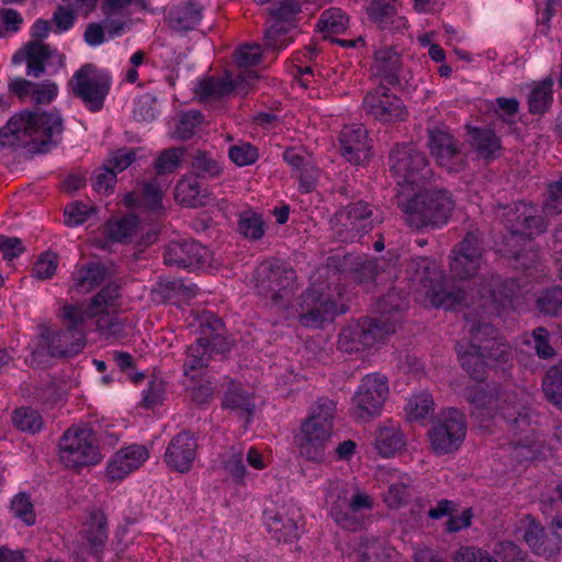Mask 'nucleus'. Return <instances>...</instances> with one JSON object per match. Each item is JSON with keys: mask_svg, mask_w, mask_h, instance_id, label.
Returning a JSON list of instances; mask_svg holds the SVG:
<instances>
[{"mask_svg": "<svg viewBox=\"0 0 562 562\" xmlns=\"http://www.w3.org/2000/svg\"><path fill=\"white\" fill-rule=\"evenodd\" d=\"M397 198L406 222L415 228H440L448 223L454 209V201L448 191L424 184L412 192L403 190Z\"/></svg>", "mask_w": 562, "mask_h": 562, "instance_id": "obj_1", "label": "nucleus"}, {"mask_svg": "<svg viewBox=\"0 0 562 562\" xmlns=\"http://www.w3.org/2000/svg\"><path fill=\"white\" fill-rule=\"evenodd\" d=\"M411 291L426 306L454 308L465 300L463 292L448 283L435 259L418 258L411 263Z\"/></svg>", "mask_w": 562, "mask_h": 562, "instance_id": "obj_2", "label": "nucleus"}, {"mask_svg": "<svg viewBox=\"0 0 562 562\" xmlns=\"http://www.w3.org/2000/svg\"><path fill=\"white\" fill-rule=\"evenodd\" d=\"M119 296L116 285H108L98 293L86 308L77 305H67L63 310V317L68 322L69 329L54 334L48 340V352L52 356H70L78 353L83 348V334L77 327L88 318L103 314L113 306Z\"/></svg>", "mask_w": 562, "mask_h": 562, "instance_id": "obj_3", "label": "nucleus"}, {"mask_svg": "<svg viewBox=\"0 0 562 562\" xmlns=\"http://www.w3.org/2000/svg\"><path fill=\"white\" fill-rule=\"evenodd\" d=\"M63 131L56 112H20L13 115L1 133L3 143L12 146L41 147L53 142Z\"/></svg>", "mask_w": 562, "mask_h": 562, "instance_id": "obj_4", "label": "nucleus"}, {"mask_svg": "<svg viewBox=\"0 0 562 562\" xmlns=\"http://www.w3.org/2000/svg\"><path fill=\"white\" fill-rule=\"evenodd\" d=\"M470 333L475 342H459L457 351L461 366L474 379H480L485 367L492 368L508 361L512 356L510 347L498 338L493 337L491 340L486 338L494 334V328L488 324L477 327L470 324Z\"/></svg>", "mask_w": 562, "mask_h": 562, "instance_id": "obj_5", "label": "nucleus"}, {"mask_svg": "<svg viewBox=\"0 0 562 562\" xmlns=\"http://www.w3.org/2000/svg\"><path fill=\"white\" fill-rule=\"evenodd\" d=\"M335 409L336 405L330 400H321L312 407L297 437L300 453L304 458L315 462L325 460L326 448L333 435Z\"/></svg>", "mask_w": 562, "mask_h": 562, "instance_id": "obj_6", "label": "nucleus"}, {"mask_svg": "<svg viewBox=\"0 0 562 562\" xmlns=\"http://www.w3.org/2000/svg\"><path fill=\"white\" fill-rule=\"evenodd\" d=\"M465 396L472 405V414L480 420L481 427H486L483 423L487 418L513 423L517 429L529 426L527 414L519 411L515 394L487 393L482 384L476 383L468 387Z\"/></svg>", "mask_w": 562, "mask_h": 562, "instance_id": "obj_7", "label": "nucleus"}, {"mask_svg": "<svg viewBox=\"0 0 562 562\" xmlns=\"http://www.w3.org/2000/svg\"><path fill=\"white\" fill-rule=\"evenodd\" d=\"M536 213V206L525 202H519L514 207H508L505 213L508 216V223H510V237L507 245L514 248L524 244V249H508L506 254L513 256L522 269H529L536 263L538 258L533 249L527 248L529 240L526 238L541 233L544 228L542 218Z\"/></svg>", "mask_w": 562, "mask_h": 562, "instance_id": "obj_8", "label": "nucleus"}, {"mask_svg": "<svg viewBox=\"0 0 562 562\" xmlns=\"http://www.w3.org/2000/svg\"><path fill=\"white\" fill-rule=\"evenodd\" d=\"M532 289L529 282L521 284L515 280L501 282L492 279L477 291L479 304L490 313L497 314L507 308L522 310L535 295Z\"/></svg>", "mask_w": 562, "mask_h": 562, "instance_id": "obj_9", "label": "nucleus"}, {"mask_svg": "<svg viewBox=\"0 0 562 562\" xmlns=\"http://www.w3.org/2000/svg\"><path fill=\"white\" fill-rule=\"evenodd\" d=\"M59 458L68 468L99 463L102 454L93 430L83 425L70 427L60 439Z\"/></svg>", "mask_w": 562, "mask_h": 562, "instance_id": "obj_10", "label": "nucleus"}, {"mask_svg": "<svg viewBox=\"0 0 562 562\" xmlns=\"http://www.w3.org/2000/svg\"><path fill=\"white\" fill-rule=\"evenodd\" d=\"M390 387L385 375L370 373L362 378L352 396V414L362 422L381 415L389 397Z\"/></svg>", "mask_w": 562, "mask_h": 562, "instance_id": "obj_11", "label": "nucleus"}, {"mask_svg": "<svg viewBox=\"0 0 562 562\" xmlns=\"http://www.w3.org/2000/svg\"><path fill=\"white\" fill-rule=\"evenodd\" d=\"M467 435L463 414L456 408L440 413L429 430V441L437 454H447L459 450Z\"/></svg>", "mask_w": 562, "mask_h": 562, "instance_id": "obj_12", "label": "nucleus"}, {"mask_svg": "<svg viewBox=\"0 0 562 562\" xmlns=\"http://www.w3.org/2000/svg\"><path fill=\"white\" fill-rule=\"evenodd\" d=\"M110 85L109 75L91 65L82 66L69 81L74 94L80 98L91 111L101 109Z\"/></svg>", "mask_w": 562, "mask_h": 562, "instance_id": "obj_13", "label": "nucleus"}, {"mask_svg": "<svg viewBox=\"0 0 562 562\" xmlns=\"http://www.w3.org/2000/svg\"><path fill=\"white\" fill-rule=\"evenodd\" d=\"M395 331V324H386L381 317L379 321L364 319L346 326L338 338V347L345 352H356L373 347L384 337Z\"/></svg>", "mask_w": 562, "mask_h": 562, "instance_id": "obj_14", "label": "nucleus"}, {"mask_svg": "<svg viewBox=\"0 0 562 562\" xmlns=\"http://www.w3.org/2000/svg\"><path fill=\"white\" fill-rule=\"evenodd\" d=\"M391 171L400 187L398 192L414 191L420 183L419 173L425 169L427 162L425 156L412 145L396 146L390 157Z\"/></svg>", "mask_w": 562, "mask_h": 562, "instance_id": "obj_15", "label": "nucleus"}, {"mask_svg": "<svg viewBox=\"0 0 562 562\" xmlns=\"http://www.w3.org/2000/svg\"><path fill=\"white\" fill-rule=\"evenodd\" d=\"M299 7L291 0H283L270 10V27L265 33L267 50L280 52L293 41L295 15Z\"/></svg>", "mask_w": 562, "mask_h": 562, "instance_id": "obj_16", "label": "nucleus"}, {"mask_svg": "<svg viewBox=\"0 0 562 562\" xmlns=\"http://www.w3.org/2000/svg\"><path fill=\"white\" fill-rule=\"evenodd\" d=\"M483 263V251L475 233H468L449 256L450 273L453 279L461 281L474 278Z\"/></svg>", "mask_w": 562, "mask_h": 562, "instance_id": "obj_17", "label": "nucleus"}, {"mask_svg": "<svg viewBox=\"0 0 562 562\" xmlns=\"http://www.w3.org/2000/svg\"><path fill=\"white\" fill-rule=\"evenodd\" d=\"M324 285H314L305 294L304 304L307 312L300 316L304 326L318 327L326 321L346 312L342 304L334 300L331 293L324 292Z\"/></svg>", "mask_w": 562, "mask_h": 562, "instance_id": "obj_18", "label": "nucleus"}, {"mask_svg": "<svg viewBox=\"0 0 562 562\" xmlns=\"http://www.w3.org/2000/svg\"><path fill=\"white\" fill-rule=\"evenodd\" d=\"M211 260V251L195 240L171 241L164 254L166 265L188 269L209 268Z\"/></svg>", "mask_w": 562, "mask_h": 562, "instance_id": "obj_19", "label": "nucleus"}, {"mask_svg": "<svg viewBox=\"0 0 562 562\" xmlns=\"http://www.w3.org/2000/svg\"><path fill=\"white\" fill-rule=\"evenodd\" d=\"M372 210L363 201L349 204L339 211L334 220L337 234L342 240L353 239L373 227Z\"/></svg>", "mask_w": 562, "mask_h": 562, "instance_id": "obj_20", "label": "nucleus"}, {"mask_svg": "<svg viewBox=\"0 0 562 562\" xmlns=\"http://www.w3.org/2000/svg\"><path fill=\"white\" fill-rule=\"evenodd\" d=\"M362 105L369 115L384 123L403 121L407 115L402 100L384 87L370 91Z\"/></svg>", "mask_w": 562, "mask_h": 562, "instance_id": "obj_21", "label": "nucleus"}, {"mask_svg": "<svg viewBox=\"0 0 562 562\" xmlns=\"http://www.w3.org/2000/svg\"><path fill=\"white\" fill-rule=\"evenodd\" d=\"M23 60L27 64V75L33 77H40L47 68H59L64 64L63 55L41 41H32L13 55L14 64Z\"/></svg>", "mask_w": 562, "mask_h": 562, "instance_id": "obj_22", "label": "nucleus"}, {"mask_svg": "<svg viewBox=\"0 0 562 562\" xmlns=\"http://www.w3.org/2000/svg\"><path fill=\"white\" fill-rule=\"evenodd\" d=\"M522 539L535 554L549 559L560 552V542L555 529L549 535L530 515L522 519Z\"/></svg>", "mask_w": 562, "mask_h": 562, "instance_id": "obj_23", "label": "nucleus"}, {"mask_svg": "<svg viewBox=\"0 0 562 562\" xmlns=\"http://www.w3.org/2000/svg\"><path fill=\"white\" fill-rule=\"evenodd\" d=\"M149 458L145 446L131 445L119 450L106 468V477L111 481H121L137 470Z\"/></svg>", "mask_w": 562, "mask_h": 562, "instance_id": "obj_24", "label": "nucleus"}, {"mask_svg": "<svg viewBox=\"0 0 562 562\" xmlns=\"http://www.w3.org/2000/svg\"><path fill=\"white\" fill-rule=\"evenodd\" d=\"M9 89L21 101L35 104H48L58 95V86L49 80L32 82L23 78L10 81Z\"/></svg>", "mask_w": 562, "mask_h": 562, "instance_id": "obj_25", "label": "nucleus"}, {"mask_svg": "<svg viewBox=\"0 0 562 562\" xmlns=\"http://www.w3.org/2000/svg\"><path fill=\"white\" fill-rule=\"evenodd\" d=\"M342 156L352 164H361L370 156L368 134L362 125L345 126L340 134Z\"/></svg>", "mask_w": 562, "mask_h": 562, "instance_id": "obj_26", "label": "nucleus"}, {"mask_svg": "<svg viewBox=\"0 0 562 562\" xmlns=\"http://www.w3.org/2000/svg\"><path fill=\"white\" fill-rule=\"evenodd\" d=\"M195 449L196 443L193 437L189 432H181L169 443L165 461L170 468L179 472H187L194 461Z\"/></svg>", "mask_w": 562, "mask_h": 562, "instance_id": "obj_27", "label": "nucleus"}, {"mask_svg": "<svg viewBox=\"0 0 562 562\" xmlns=\"http://www.w3.org/2000/svg\"><path fill=\"white\" fill-rule=\"evenodd\" d=\"M429 149L437 162L449 171H458L460 155L451 135L445 130H432L429 134Z\"/></svg>", "mask_w": 562, "mask_h": 562, "instance_id": "obj_28", "label": "nucleus"}, {"mask_svg": "<svg viewBox=\"0 0 562 562\" xmlns=\"http://www.w3.org/2000/svg\"><path fill=\"white\" fill-rule=\"evenodd\" d=\"M252 75V71H243L238 75L237 79H233V77L228 74L220 79H202L198 82L194 92L195 95L203 101L217 99L229 94L241 83H248V80L254 77Z\"/></svg>", "mask_w": 562, "mask_h": 562, "instance_id": "obj_29", "label": "nucleus"}, {"mask_svg": "<svg viewBox=\"0 0 562 562\" xmlns=\"http://www.w3.org/2000/svg\"><path fill=\"white\" fill-rule=\"evenodd\" d=\"M218 338V336L201 337L196 339V344L188 348L183 364V372L187 378L194 380L201 376L203 369L211 360L213 347Z\"/></svg>", "mask_w": 562, "mask_h": 562, "instance_id": "obj_30", "label": "nucleus"}, {"mask_svg": "<svg viewBox=\"0 0 562 562\" xmlns=\"http://www.w3.org/2000/svg\"><path fill=\"white\" fill-rule=\"evenodd\" d=\"M282 274H284L286 280L294 278V271L291 269L281 270L279 267L273 268L270 262H262L257 268L255 274L256 286L259 293L263 295L271 294L274 302L282 297L283 295L280 292L285 290V285H282L280 281Z\"/></svg>", "mask_w": 562, "mask_h": 562, "instance_id": "obj_31", "label": "nucleus"}, {"mask_svg": "<svg viewBox=\"0 0 562 562\" xmlns=\"http://www.w3.org/2000/svg\"><path fill=\"white\" fill-rule=\"evenodd\" d=\"M81 536L90 554H98L103 550L108 540V519L101 509L90 510Z\"/></svg>", "mask_w": 562, "mask_h": 562, "instance_id": "obj_32", "label": "nucleus"}, {"mask_svg": "<svg viewBox=\"0 0 562 562\" xmlns=\"http://www.w3.org/2000/svg\"><path fill=\"white\" fill-rule=\"evenodd\" d=\"M406 445L400 425L394 420H384L375 430L374 447L382 457H392Z\"/></svg>", "mask_w": 562, "mask_h": 562, "instance_id": "obj_33", "label": "nucleus"}, {"mask_svg": "<svg viewBox=\"0 0 562 562\" xmlns=\"http://www.w3.org/2000/svg\"><path fill=\"white\" fill-rule=\"evenodd\" d=\"M263 515L268 531L277 541L292 542L297 537V526L293 518L273 507H267Z\"/></svg>", "mask_w": 562, "mask_h": 562, "instance_id": "obj_34", "label": "nucleus"}, {"mask_svg": "<svg viewBox=\"0 0 562 562\" xmlns=\"http://www.w3.org/2000/svg\"><path fill=\"white\" fill-rule=\"evenodd\" d=\"M162 190L155 183L145 184L140 194L128 193L124 198L128 207H139L149 212H158L161 209Z\"/></svg>", "mask_w": 562, "mask_h": 562, "instance_id": "obj_35", "label": "nucleus"}, {"mask_svg": "<svg viewBox=\"0 0 562 562\" xmlns=\"http://www.w3.org/2000/svg\"><path fill=\"white\" fill-rule=\"evenodd\" d=\"M435 404L430 393L420 391L407 398L404 412L411 422H425L434 414Z\"/></svg>", "mask_w": 562, "mask_h": 562, "instance_id": "obj_36", "label": "nucleus"}, {"mask_svg": "<svg viewBox=\"0 0 562 562\" xmlns=\"http://www.w3.org/2000/svg\"><path fill=\"white\" fill-rule=\"evenodd\" d=\"M284 160L294 169L304 171L300 175V188L303 192H310L318 176V170L305 161V157L299 149H288L283 154Z\"/></svg>", "mask_w": 562, "mask_h": 562, "instance_id": "obj_37", "label": "nucleus"}, {"mask_svg": "<svg viewBox=\"0 0 562 562\" xmlns=\"http://www.w3.org/2000/svg\"><path fill=\"white\" fill-rule=\"evenodd\" d=\"M123 23H117L106 16L102 23H90L85 31V41L90 46H100L109 37L119 36L123 31Z\"/></svg>", "mask_w": 562, "mask_h": 562, "instance_id": "obj_38", "label": "nucleus"}, {"mask_svg": "<svg viewBox=\"0 0 562 562\" xmlns=\"http://www.w3.org/2000/svg\"><path fill=\"white\" fill-rule=\"evenodd\" d=\"M553 80L546 78L542 81L535 82L529 93V111L533 114H540L548 110L552 102Z\"/></svg>", "mask_w": 562, "mask_h": 562, "instance_id": "obj_39", "label": "nucleus"}, {"mask_svg": "<svg viewBox=\"0 0 562 562\" xmlns=\"http://www.w3.org/2000/svg\"><path fill=\"white\" fill-rule=\"evenodd\" d=\"M378 488H389V492L415 488L414 480L404 472L395 469H380L376 472Z\"/></svg>", "mask_w": 562, "mask_h": 562, "instance_id": "obj_40", "label": "nucleus"}, {"mask_svg": "<svg viewBox=\"0 0 562 562\" xmlns=\"http://www.w3.org/2000/svg\"><path fill=\"white\" fill-rule=\"evenodd\" d=\"M201 20L200 10L192 3L176 8L169 13V24L177 31L193 29Z\"/></svg>", "mask_w": 562, "mask_h": 562, "instance_id": "obj_41", "label": "nucleus"}, {"mask_svg": "<svg viewBox=\"0 0 562 562\" xmlns=\"http://www.w3.org/2000/svg\"><path fill=\"white\" fill-rule=\"evenodd\" d=\"M353 547L358 562H378L383 543L372 536H359L353 539Z\"/></svg>", "mask_w": 562, "mask_h": 562, "instance_id": "obj_42", "label": "nucleus"}, {"mask_svg": "<svg viewBox=\"0 0 562 562\" xmlns=\"http://www.w3.org/2000/svg\"><path fill=\"white\" fill-rule=\"evenodd\" d=\"M348 22V16L340 9H329L322 13L317 27L324 34V37H329L333 34L344 32Z\"/></svg>", "mask_w": 562, "mask_h": 562, "instance_id": "obj_43", "label": "nucleus"}, {"mask_svg": "<svg viewBox=\"0 0 562 562\" xmlns=\"http://www.w3.org/2000/svg\"><path fill=\"white\" fill-rule=\"evenodd\" d=\"M223 406L250 413L255 403L249 392L245 391L239 383L232 382L224 396Z\"/></svg>", "mask_w": 562, "mask_h": 562, "instance_id": "obj_44", "label": "nucleus"}, {"mask_svg": "<svg viewBox=\"0 0 562 562\" xmlns=\"http://www.w3.org/2000/svg\"><path fill=\"white\" fill-rule=\"evenodd\" d=\"M400 55L393 48H381L376 50L373 68L375 75L383 78H393L400 66Z\"/></svg>", "mask_w": 562, "mask_h": 562, "instance_id": "obj_45", "label": "nucleus"}, {"mask_svg": "<svg viewBox=\"0 0 562 562\" xmlns=\"http://www.w3.org/2000/svg\"><path fill=\"white\" fill-rule=\"evenodd\" d=\"M542 387L547 398L562 409V363L549 369Z\"/></svg>", "mask_w": 562, "mask_h": 562, "instance_id": "obj_46", "label": "nucleus"}, {"mask_svg": "<svg viewBox=\"0 0 562 562\" xmlns=\"http://www.w3.org/2000/svg\"><path fill=\"white\" fill-rule=\"evenodd\" d=\"M138 226V220L134 215H127L120 220L109 221L105 232L113 241H124L130 238Z\"/></svg>", "mask_w": 562, "mask_h": 562, "instance_id": "obj_47", "label": "nucleus"}, {"mask_svg": "<svg viewBox=\"0 0 562 562\" xmlns=\"http://www.w3.org/2000/svg\"><path fill=\"white\" fill-rule=\"evenodd\" d=\"M201 123L202 115L199 111L183 113L176 120L171 136L176 139H187L195 133Z\"/></svg>", "mask_w": 562, "mask_h": 562, "instance_id": "obj_48", "label": "nucleus"}, {"mask_svg": "<svg viewBox=\"0 0 562 562\" xmlns=\"http://www.w3.org/2000/svg\"><path fill=\"white\" fill-rule=\"evenodd\" d=\"M200 193L201 188L196 179L183 178L176 187L175 198L183 205L198 206L201 203Z\"/></svg>", "mask_w": 562, "mask_h": 562, "instance_id": "obj_49", "label": "nucleus"}, {"mask_svg": "<svg viewBox=\"0 0 562 562\" xmlns=\"http://www.w3.org/2000/svg\"><path fill=\"white\" fill-rule=\"evenodd\" d=\"M12 422L22 431L37 432L43 426V419L38 412L30 407L18 408L12 416Z\"/></svg>", "mask_w": 562, "mask_h": 562, "instance_id": "obj_50", "label": "nucleus"}, {"mask_svg": "<svg viewBox=\"0 0 562 562\" xmlns=\"http://www.w3.org/2000/svg\"><path fill=\"white\" fill-rule=\"evenodd\" d=\"M10 510L14 517L22 520L26 526L35 524L34 504L30 499L29 494H15L11 501Z\"/></svg>", "mask_w": 562, "mask_h": 562, "instance_id": "obj_51", "label": "nucleus"}, {"mask_svg": "<svg viewBox=\"0 0 562 562\" xmlns=\"http://www.w3.org/2000/svg\"><path fill=\"white\" fill-rule=\"evenodd\" d=\"M473 143L483 157H491L499 149V140L490 130L474 128L472 131Z\"/></svg>", "mask_w": 562, "mask_h": 562, "instance_id": "obj_52", "label": "nucleus"}, {"mask_svg": "<svg viewBox=\"0 0 562 562\" xmlns=\"http://www.w3.org/2000/svg\"><path fill=\"white\" fill-rule=\"evenodd\" d=\"M104 278V268L100 265H90L76 273V288L80 292L89 291Z\"/></svg>", "mask_w": 562, "mask_h": 562, "instance_id": "obj_53", "label": "nucleus"}, {"mask_svg": "<svg viewBox=\"0 0 562 562\" xmlns=\"http://www.w3.org/2000/svg\"><path fill=\"white\" fill-rule=\"evenodd\" d=\"M239 233L249 239H259L263 236V222L261 217L252 212H245L238 221Z\"/></svg>", "mask_w": 562, "mask_h": 562, "instance_id": "obj_54", "label": "nucleus"}, {"mask_svg": "<svg viewBox=\"0 0 562 562\" xmlns=\"http://www.w3.org/2000/svg\"><path fill=\"white\" fill-rule=\"evenodd\" d=\"M538 308L549 315L562 313V288H553L537 299Z\"/></svg>", "mask_w": 562, "mask_h": 562, "instance_id": "obj_55", "label": "nucleus"}, {"mask_svg": "<svg viewBox=\"0 0 562 562\" xmlns=\"http://www.w3.org/2000/svg\"><path fill=\"white\" fill-rule=\"evenodd\" d=\"M494 552L503 562H530L528 553L512 541L498 542Z\"/></svg>", "mask_w": 562, "mask_h": 562, "instance_id": "obj_56", "label": "nucleus"}, {"mask_svg": "<svg viewBox=\"0 0 562 562\" xmlns=\"http://www.w3.org/2000/svg\"><path fill=\"white\" fill-rule=\"evenodd\" d=\"M134 7L137 10H147L146 0H103L102 11L110 19L111 15L124 14Z\"/></svg>", "mask_w": 562, "mask_h": 562, "instance_id": "obj_57", "label": "nucleus"}, {"mask_svg": "<svg viewBox=\"0 0 562 562\" xmlns=\"http://www.w3.org/2000/svg\"><path fill=\"white\" fill-rule=\"evenodd\" d=\"M228 154L231 160L239 167L251 165L258 158L256 147L248 143H240L232 146Z\"/></svg>", "mask_w": 562, "mask_h": 562, "instance_id": "obj_58", "label": "nucleus"}, {"mask_svg": "<svg viewBox=\"0 0 562 562\" xmlns=\"http://www.w3.org/2000/svg\"><path fill=\"white\" fill-rule=\"evenodd\" d=\"M93 209L81 202H74L65 209V223L68 226H78L85 223Z\"/></svg>", "mask_w": 562, "mask_h": 562, "instance_id": "obj_59", "label": "nucleus"}, {"mask_svg": "<svg viewBox=\"0 0 562 562\" xmlns=\"http://www.w3.org/2000/svg\"><path fill=\"white\" fill-rule=\"evenodd\" d=\"M453 562H498L487 551L475 547L460 548L453 555Z\"/></svg>", "mask_w": 562, "mask_h": 562, "instance_id": "obj_60", "label": "nucleus"}, {"mask_svg": "<svg viewBox=\"0 0 562 562\" xmlns=\"http://www.w3.org/2000/svg\"><path fill=\"white\" fill-rule=\"evenodd\" d=\"M22 23L23 18L18 11L0 9V37L18 32Z\"/></svg>", "mask_w": 562, "mask_h": 562, "instance_id": "obj_61", "label": "nucleus"}, {"mask_svg": "<svg viewBox=\"0 0 562 562\" xmlns=\"http://www.w3.org/2000/svg\"><path fill=\"white\" fill-rule=\"evenodd\" d=\"M183 158V150L181 148H171L160 154L156 161L158 172H172L179 166Z\"/></svg>", "mask_w": 562, "mask_h": 562, "instance_id": "obj_62", "label": "nucleus"}, {"mask_svg": "<svg viewBox=\"0 0 562 562\" xmlns=\"http://www.w3.org/2000/svg\"><path fill=\"white\" fill-rule=\"evenodd\" d=\"M57 269V256L53 252L43 254L34 265L33 274L35 278L45 280L52 278Z\"/></svg>", "mask_w": 562, "mask_h": 562, "instance_id": "obj_63", "label": "nucleus"}, {"mask_svg": "<svg viewBox=\"0 0 562 562\" xmlns=\"http://www.w3.org/2000/svg\"><path fill=\"white\" fill-rule=\"evenodd\" d=\"M544 212L548 214H559L562 212V177L548 187Z\"/></svg>", "mask_w": 562, "mask_h": 562, "instance_id": "obj_64", "label": "nucleus"}]
</instances>
